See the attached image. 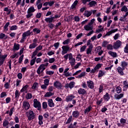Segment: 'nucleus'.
Listing matches in <instances>:
<instances>
[{"label":"nucleus","mask_w":128,"mask_h":128,"mask_svg":"<svg viewBox=\"0 0 128 128\" xmlns=\"http://www.w3.org/2000/svg\"><path fill=\"white\" fill-rule=\"evenodd\" d=\"M38 46V44H36V43H32V44H30L29 46V48L30 50H32V48H36Z\"/></svg>","instance_id":"nucleus-31"},{"label":"nucleus","mask_w":128,"mask_h":128,"mask_svg":"<svg viewBox=\"0 0 128 128\" xmlns=\"http://www.w3.org/2000/svg\"><path fill=\"white\" fill-rule=\"evenodd\" d=\"M128 66V63L125 61H122L121 62L120 66L122 68H125L126 66Z\"/></svg>","instance_id":"nucleus-44"},{"label":"nucleus","mask_w":128,"mask_h":128,"mask_svg":"<svg viewBox=\"0 0 128 128\" xmlns=\"http://www.w3.org/2000/svg\"><path fill=\"white\" fill-rule=\"evenodd\" d=\"M84 28L87 32H88V30H92L94 29V26H92L88 24L84 26Z\"/></svg>","instance_id":"nucleus-13"},{"label":"nucleus","mask_w":128,"mask_h":128,"mask_svg":"<svg viewBox=\"0 0 128 128\" xmlns=\"http://www.w3.org/2000/svg\"><path fill=\"white\" fill-rule=\"evenodd\" d=\"M32 34V32H31L30 30H27L25 32H24L22 34V37L20 40V42L21 44H24V42H26V36H30V34Z\"/></svg>","instance_id":"nucleus-1"},{"label":"nucleus","mask_w":128,"mask_h":128,"mask_svg":"<svg viewBox=\"0 0 128 128\" xmlns=\"http://www.w3.org/2000/svg\"><path fill=\"white\" fill-rule=\"evenodd\" d=\"M99 94L102 92H104V86L102 85H100V88H98Z\"/></svg>","instance_id":"nucleus-57"},{"label":"nucleus","mask_w":128,"mask_h":128,"mask_svg":"<svg viewBox=\"0 0 128 128\" xmlns=\"http://www.w3.org/2000/svg\"><path fill=\"white\" fill-rule=\"evenodd\" d=\"M128 7L126 6H124L121 8V12H128Z\"/></svg>","instance_id":"nucleus-46"},{"label":"nucleus","mask_w":128,"mask_h":128,"mask_svg":"<svg viewBox=\"0 0 128 128\" xmlns=\"http://www.w3.org/2000/svg\"><path fill=\"white\" fill-rule=\"evenodd\" d=\"M46 70V67H44V64H40L39 67L36 70V72L38 74H40L44 70Z\"/></svg>","instance_id":"nucleus-7"},{"label":"nucleus","mask_w":128,"mask_h":128,"mask_svg":"<svg viewBox=\"0 0 128 128\" xmlns=\"http://www.w3.org/2000/svg\"><path fill=\"white\" fill-rule=\"evenodd\" d=\"M107 50H112L114 48V46H112L111 44H109L106 46Z\"/></svg>","instance_id":"nucleus-52"},{"label":"nucleus","mask_w":128,"mask_h":128,"mask_svg":"<svg viewBox=\"0 0 128 128\" xmlns=\"http://www.w3.org/2000/svg\"><path fill=\"white\" fill-rule=\"evenodd\" d=\"M117 94H120L122 92V88L120 86H117L116 89Z\"/></svg>","instance_id":"nucleus-51"},{"label":"nucleus","mask_w":128,"mask_h":128,"mask_svg":"<svg viewBox=\"0 0 128 128\" xmlns=\"http://www.w3.org/2000/svg\"><path fill=\"white\" fill-rule=\"evenodd\" d=\"M72 116L74 118H78V116H80V112H78V111H74L72 112Z\"/></svg>","instance_id":"nucleus-33"},{"label":"nucleus","mask_w":128,"mask_h":128,"mask_svg":"<svg viewBox=\"0 0 128 128\" xmlns=\"http://www.w3.org/2000/svg\"><path fill=\"white\" fill-rule=\"evenodd\" d=\"M70 42V39L68 38L67 40H66L62 42V44L66 46V44H68Z\"/></svg>","instance_id":"nucleus-47"},{"label":"nucleus","mask_w":128,"mask_h":128,"mask_svg":"<svg viewBox=\"0 0 128 128\" xmlns=\"http://www.w3.org/2000/svg\"><path fill=\"white\" fill-rule=\"evenodd\" d=\"M86 76V72H83L78 76H76V78H84Z\"/></svg>","instance_id":"nucleus-20"},{"label":"nucleus","mask_w":128,"mask_h":128,"mask_svg":"<svg viewBox=\"0 0 128 128\" xmlns=\"http://www.w3.org/2000/svg\"><path fill=\"white\" fill-rule=\"evenodd\" d=\"M27 118H28V120H32L36 118V116L34 115V113L32 110H29L28 112H27Z\"/></svg>","instance_id":"nucleus-3"},{"label":"nucleus","mask_w":128,"mask_h":128,"mask_svg":"<svg viewBox=\"0 0 128 128\" xmlns=\"http://www.w3.org/2000/svg\"><path fill=\"white\" fill-rule=\"evenodd\" d=\"M104 98L106 102H108L110 98V94L108 93H106L105 95L104 96Z\"/></svg>","instance_id":"nucleus-29"},{"label":"nucleus","mask_w":128,"mask_h":128,"mask_svg":"<svg viewBox=\"0 0 128 128\" xmlns=\"http://www.w3.org/2000/svg\"><path fill=\"white\" fill-rule=\"evenodd\" d=\"M106 74V72L100 70L98 72V78H102V76H104Z\"/></svg>","instance_id":"nucleus-28"},{"label":"nucleus","mask_w":128,"mask_h":128,"mask_svg":"<svg viewBox=\"0 0 128 128\" xmlns=\"http://www.w3.org/2000/svg\"><path fill=\"white\" fill-rule=\"evenodd\" d=\"M46 74L49 76H52V74H54V72L52 70H47L46 71Z\"/></svg>","instance_id":"nucleus-59"},{"label":"nucleus","mask_w":128,"mask_h":128,"mask_svg":"<svg viewBox=\"0 0 128 128\" xmlns=\"http://www.w3.org/2000/svg\"><path fill=\"white\" fill-rule=\"evenodd\" d=\"M104 32V28H97L96 30V34H100V32Z\"/></svg>","instance_id":"nucleus-49"},{"label":"nucleus","mask_w":128,"mask_h":128,"mask_svg":"<svg viewBox=\"0 0 128 128\" xmlns=\"http://www.w3.org/2000/svg\"><path fill=\"white\" fill-rule=\"evenodd\" d=\"M27 12H31L32 14L33 12H36V9H34V6H32L28 10Z\"/></svg>","instance_id":"nucleus-35"},{"label":"nucleus","mask_w":128,"mask_h":128,"mask_svg":"<svg viewBox=\"0 0 128 128\" xmlns=\"http://www.w3.org/2000/svg\"><path fill=\"white\" fill-rule=\"evenodd\" d=\"M48 106L50 108H54V101L52 99L50 98L48 100Z\"/></svg>","instance_id":"nucleus-17"},{"label":"nucleus","mask_w":128,"mask_h":128,"mask_svg":"<svg viewBox=\"0 0 128 128\" xmlns=\"http://www.w3.org/2000/svg\"><path fill=\"white\" fill-rule=\"evenodd\" d=\"M76 60L80 62V60H82V54H77V56L76 57Z\"/></svg>","instance_id":"nucleus-60"},{"label":"nucleus","mask_w":128,"mask_h":128,"mask_svg":"<svg viewBox=\"0 0 128 128\" xmlns=\"http://www.w3.org/2000/svg\"><path fill=\"white\" fill-rule=\"evenodd\" d=\"M44 20L46 22H48L49 24H52V22H56V20H54L52 16L46 18Z\"/></svg>","instance_id":"nucleus-15"},{"label":"nucleus","mask_w":128,"mask_h":128,"mask_svg":"<svg viewBox=\"0 0 128 128\" xmlns=\"http://www.w3.org/2000/svg\"><path fill=\"white\" fill-rule=\"evenodd\" d=\"M8 26H10V22H8L6 24L5 26L4 27V30L5 32H8Z\"/></svg>","instance_id":"nucleus-38"},{"label":"nucleus","mask_w":128,"mask_h":128,"mask_svg":"<svg viewBox=\"0 0 128 128\" xmlns=\"http://www.w3.org/2000/svg\"><path fill=\"white\" fill-rule=\"evenodd\" d=\"M12 100V98L10 97H8L6 98V104H10Z\"/></svg>","instance_id":"nucleus-63"},{"label":"nucleus","mask_w":128,"mask_h":128,"mask_svg":"<svg viewBox=\"0 0 128 128\" xmlns=\"http://www.w3.org/2000/svg\"><path fill=\"white\" fill-rule=\"evenodd\" d=\"M20 92H18V90H16L15 92V98H20Z\"/></svg>","instance_id":"nucleus-55"},{"label":"nucleus","mask_w":128,"mask_h":128,"mask_svg":"<svg viewBox=\"0 0 128 128\" xmlns=\"http://www.w3.org/2000/svg\"><path fill=\"white\" fill-rule=\"evenodd\" d=\"M102 66V64H98L94 68L91 70V74H94V72H98V70H100Z\"/></svg>","instance_id":"nucleus-5"},{"label":"nucleus","mask_w":128,"mask_h":128,"mask_svg":"<svg viewBox=\"0 0 128 128\" xmlns=\"http://www.w3.org/2000/svg\"><path fill=\"white\" fill-rule=\"evenodd\" d=\"M22 108L26 110L30 109V103L26 101H24L22 102Z\"/></svg>","instance_id":"nucleus-12"},{"label":"nucleus","mask_w":128,"mask_h":128,"mask_svg":"<svg viewBox=\"0 0 128 128\" xmlns=\"http://www.w3.org/2000/svg\"><path fill=\"white\" fill-rule=\"evenodd\" d=\"M86 84L87 86H88L89 88H90L91 90H94V83L92 80H88L87 81Z\"/></svg>","instance_id":"nucleus-11"},{"label":"nucleus","mask_w":128,"mask_h":128,"mask_svg":"<svg viewBox=\"0 0 128 128\" xmlns=\"http://www.w3.org/2000/svg\"><path fill=\"white\" fill-rule=\"evenodd\" d=\"M76 82H72L69 84H66V88H72L74 86Z\"/></svg>","instance_id":"nucleus-24"},{"label":"nucleus","mask_w":128,"mask_h":128,"mask_svg":"<svg viewBox=\"0 0 128 128\" xmlns=\"http://www.w3.org/2000/svg\"><path fill=\"white\" fill-rule=\"evenodd\" d=\"M33 106L35 108H38V110H40V108H42V105L40 104V102L38 100V99L34 100V104Z\"/></svg>","instance_id":"nucleus-2"},{"label":"nucleus","mask_w":128,"mask_h":128,"mask_svg":"<svg viewBox=\"0 0 128 128\" xmlns=\"http://www.w3.org/2000/svg\"><path fill=\"white\" fill-rule=\"evenodd\" d=\"M36 57L34 58L32 60H31L30 64V66H34V63L36 62Z\"/></svg>","instance_id":"nucleus-61"},{"label":"nucleus","mask_w":128,"mask_h":128,"mask_svg":"<svg viewBox=\"0 0 128 128\" xmlns=\"http://www.w3.org/2000/svg\"><path fill=\"white\" fill-rule=\"evenodd\" d=\"M40 88H42V90H46L48 88V85H46V84H41Z\"/></svg>","instance_id":"nucleus-53"},{"label":"nucleus","mask_w":128,"mask_h":128,"mask_svg":"<svg viewBox=\"0 0 128 128\" xmlns=\"http://www.w3.org/2000/svg\"><path fill=\"white\" fill-rule=\"evenodd\" d=\"M8 94H6V92H2L0 94V98H6Z\"/></svg>","instance_id":"nucleus-40"},{"label":"nucleus","mask_w":128,"mask_h":128,"mask_svg":"<svg viewBox=\"0 0 128 128\" xmlns=\"http://www.w3.org/2000/svg\"><path fill=\"white\" fill-rule=\"evenodd\" d=\"M124 68L118 66L117 68V72L120 76H124Z\"/></svg>","instance_id":"nucleus-14"},{"label":"nucleus","mask_w":128,"mask_h":128,"mask_svg":"<svg viewBox=\"0 0 128 128\" xmlns=\"http://www.w3.org/2000/svg\"><path fill=\"white\" fill-rule=\"evenodd\" d=\"M108 54L110 56H112V58H116V56H118V54L116 52L112 51H109Z\"/></svg>","instance_id":"nucleus-26"},{"label":"nucleus","mask_w":128,"mask_h":128,"mask_svg":"<svg viewBox=\"0 0 128 128\" xmlns=\"http://www.w3.org/2000/svg\"><path fill=\"white\" fill-rule=\"evenodd\" d=\"M125 54H128V44H126L124 49Z\"/></svg>","instance_id":"nucleus-62"},{"label":"nucleus","mask_w":128,"mask_h":128,"mask_svg":"<svg viewBox=\"0 0 128 128\" xmlns=\"http://www.w3.org/2000/svg\"><path fill=\"white\" fill-rule=\"evenodd\" d=\"M33 32H35V34H40V30L38 28H35L33 29Z\"/></svg>","instance_id":"nucleus-58"},{"label":"nucleus","mask_w":128,"mask_h":128,"mask_svg":"<svg viewBox=\"0 0 128 128\" xmlns=\"http://www.w3.org/2000/svg\"><path fill=\"white\" fill-rule=\"evenodd\" d=\"M8 121L7 120H4L3 126H4V128H8Z\"/></svg>","instance_id":"nucleus-42"},{"label":"nucleus","mask_w":128,"mask_h":128,"mask_svg":"<svg viewBox=\"0 0 128 128\" xmlns=\"http://www.w3.org/2000/svg\"><path fill=\"white\" fill-rule=\"evenodd\" d=\"M86 49V46H84L80 48V52H84V50Z\"/></svg>","instance_id":"nucleus-54"},{"label":"nucleus","mask_w":128,"mask_h":128,"mask_svg":"<svg viewBox=\"0 0 128 128\" xmlns=\"http://www.w3.org/2000/svg\"><path fill=\"white\" fill-rule=\"evenodd\" d=\"M78 92L80 94H86V90L84 88H80L78 90Z\"/></svg>","instance_id":"nucleus-27"},{"label":"nucleus","mask_w":128,"mask_h":128,"mask_svg":"<svg viewBox=\"0 0 128 128\" xmlns=\"http://www.w3.org/2000/svg\"><path fill=\"white\" fill-rule=\"evenodd\" d=\"M54 90V86H49L48 88V91L52 92Z\"/></svg>","instance_id":"nucleus-64"},{"label":"nucleus","mask_w":128,"mask_h":128,"mask_svg":"<svg viewBox=\"0 0 128 128\" xmlns=\"http://www.w3.org/2000/svg\"><path fill=\"white\" fill-rule=\"evenodd\" d=\"M18 28V27L16 25H14L10 27V30H16Z\"/></svg>","instance_id":"nucleus-39"},{"label":"nucleus","mask_w":128,"mask_h":128,"mask_svg":"<svg viewBox=\"0 0 128 128\" xmlns=\"http://www.w3.org/2000/svg\"><path fill=\"white\" fill-rule=\"evenodd\" d=\"M93 48L94 46L92 45H90L88 46L86 50V54H92V52Z\"/></svg>","instance_id":"nucleus-16"},{"label":"nucleus","mask_w":128,"mask_h":128,"mask_svg":"<svg viewBox=\"0 0 128 128\" xmlns=\"http://www.w3.org/2000/svg\"><path fill=\"white\" fill-rule=\"evenodd\" d=\"M122 98H124V94H116L114 96V98L115 100H120Z\"/></svg>","instance_id":"nucleus-21"},{"label":"nucleus","mask_w":128,"mask_h":128,"mask_svg":"<svg viewBox=\"0 0 128 128\" xmlns=\"http://www.w3.org/2000/svg\"><path fill=\"white\" fill-rule=\"evenodd\" d=\"M54 94L52 92H50L48 91L46 93L44 96V98H50V96H52Z\"/></svg>","instance_id":"nucleus-25"},{"label":"nucleus","mask_w":128,"mask_h":128,"mask_svg":"<svg viewBox=\"0 0 128 128\" xmlns=\"http://www.w3.org/2000/svg\"><path fill=\"white\" fill-rule=\"evenodd\" d=\"M78 0H75L74 2L72 4V5L70 8L72 10H74V8L76 6V5L78 4Z\"/></svg>","instance_id":"nucleus-36"},{"label":"nucleus","mask_w":128,"mask_h":128,"mask_svg":"<svg viewBox=\"0 0 128 128\" xmlns=\"http://www.w3.org/2000/svg\"><path fill=\"white\" fill-rule=\"evenodd\" d=\"M28 85H26L24 86H23L22 88L20 90L21 92H26V90H28Z\"/></svg>","instance_id":"nucleus-34"},{"label":"nucleus","mask_w":128,"mask_h":128,"mask_svg":"<svg viewBox=\"0 0 128 128\" xmlns=\"http://www.w3.org/2000/svg\"><path fill=\"white\" fill-rule=\"evenodd\" d=\"M92 14V11L86 10L84 14V16H86V18H90Z\"/></svg>","instance_id":"nucleus-18"},{"label":"nucleus","mask_w":128,"mask_h":128,"mask_svg":"<svg viewBox=\"0 0 128 128\" xmlns=\"http://www.w3.org/2000/svg\"><path fill=\"white\" fill-rule=\"evenodd\" d=\"M33 15L34 14L30 12H28V11H27V14L26 15V18H32Z\"/></svg>","instance_id":"nucleus-43"},{"label":"nucleus","mask_w":128,"mask_h":128,"mask_svg":"<svg viewBox=\"0 0 128 128\" xmlns=\"http://www.w3.org/2000/svg\"><path fill=\"white\" fill-rule=\"evenodd\" d=\"M92 110V106L90 105L85 109V110H84V113L85 114H88L90 112V110Z\"/></svg>","instance_id":"nucleus-19"},{"label":"nucleus","mask_w":128,"mask_h":128,"mask_svg":"<svg viewBox=\"0 0 128 128\" xmlns=\"http://www.w3.org/2000/svg\"><path fill=\"white\" fill-rule=\"evenodd\" d=\"M118 30V28L113 29L106 33L105 35L103 36V38H104L106 36H110L112 34H114V32H116Z\"/></svg>","instance_id":"nucleus-10"},{"label":"nucleus","mask_w":128,"mask_h":128,"mask_svg":"<svg viewBox=\"0 0 128 128\" xmlns=\"http://www.w3.org/2000/svg\"><path fill=\"white\" fill-rule=\"evenodd\" d=\"M72 54V53L67 54L64 56V58L66 60H68V58L69 60Z\"/></svg>","instance_id":"nucleus-32"},{"label":"nucleus","mask_w":128,"mask_h":128,"mask_svg":"<svg viewBox=\"0 0 128 128\" xmlns=\"http://www.w3.org/2000/svg\"><path fill=\"white\" fill-rule=\"evenodd\" d=\"M69 64H70L71 66H74L76 65V58H74L72 55H71V56L69 58Z\"/></svg>","instance_id":"nucleus-9"},{"label":"nucleus","mask_w":128,"mask_h":128,"mask_svg":"<svg viewBox=\"0 0 128 128\" xmlns=\"http://www.w3.org/2000/svg\"><path fill=\"white\" fill-rule=\"evenodd\" d=\"M13 50L14 51L18 50H20V44L14 43L13 47Z\"/></svg>","instance_id":"nucleus-30"},{"label":"nucleus","mask_w":128,"mask_h":128,"mask_svg":"<svg viewBox=\"0 0 128 128\" xmlns=\"http://www.w3.org/2000/svg\"><path fill=\"white\" fill-rule=\"evenodd\" d=\"M62 56H64L66 54H68V52H70V48L68 46H64L62 47Z\"/></svg>","instance_id":"nucleus-4"},{"label":"nucleus","mask_w":128,"mask_h":128,"mask_svg":"<svg viewBox=\"0 0 128 128\" xmlns=\"http://www.w3.org/2000/svg\"><path fill=\"white\" fill-rule=\"evenodd\" d=\"M74 96L70 94L68 96L66 97V102H71V100H74Z\"/></svg>","instance_id":"nucleus-22"},{"label":"nucleus","mask_w":128,"mask_h":128,"mask_svg":"<svg viewBox=\"0 0 128 128\" xmlns=\"http://www.w3.org/2000/svg\"><path fill=\"white\" fill-rule=\"evenodd\" d=\"M108 44V42L106 40H104L102 42V46L103 48H106Z\"/></svg>","instance_id":"nucleus-48"},{"label":"nucleus","mask_w":128,"mask_h":128,"mask_svg":"<svg viewBox=\"0 0 128 128\" xmlns=\"http://www.w3.org/2000/svg\"><path fill=\"white\" fill-rule=\"evenodd\" d=\"M120 124H122V126H124V124H126V120L122 118L120 120Z\"/></svg>","instance_id":"nucleus-41"},{"label":"nucleus","mask_w":128,"mask_h":128,"mask_svg":"<svg viewBox=\"0 0 128 128\" xmlns=\"http://www.w3.org/2000/svg\"><path fill=\"white\" fill-rule=\"evenodd\" d=\"M38 88V83L36 82L33 84L32 88V90H36Z\"/></svg>","instance_id":"nucleus-37"},{"label":"nucleus","mask_w":128,"mask_h":128,"mask_svg":"<svg viewBox=\"0 0 128 128\" xmlns=\"http://www.w3.org/2000/svg\"><path fill=\"white\" fill-rule=\"evenodd\" d=\"M42 108L44 110L48 108V103L46 102H43L42 104Z\"/></svg>","instance_id":"nucleus-56"},{"label":"nucleus","mask_w":128,"mask_h":128,"mask_svg":"<svg viewBox=\"0 0 128 128\" xmlns=\"http://www.w3.org/2000/svg\"><path fill=\"white\" fill-rule=\"evenodd\" d=\"M96 2L94 0H92L88 4V6H89L90 8H92V6H96Z\"/></svg>","instance_id":"nucleus-23"},{"label":"nucleus","mask_w":128,"mask_h":128,"mask_svg":"<svg viewBox=\"0 0 128 128\" xmlns=\"http://www.w3.org/2000/svg\"><path fill=\"white\" fill-rule=\"evenodd\" d=\"M122 42L120 40H116L113 45V48L114 50H118V48H120V46H122Z\"/></svg>","instance_id":"nucleus-6"},{"label":"nucleus","mask_w":128,"mask_h":128,"mask_svg":"<svg viewBox=\"0 0 128 128\" xmlns=\"http://www.w3.org/2000/svg\"><path fill=\"white\" fill-rule=\"evenodd\" d=\"M44 84H46V86H48V84H50V78L49 79L46 78L44 80Z\"/></svg>","instance_id":"nucleus-50"},{"label":"nucleus","mask_w":128,"mask_h":128,"mask_svg":"<svg viewBox=\"0 0 128 128\" xmlns=\"http://www.w3.org/2000/svg\"><path fill=\"white\" fill-rule=\"evenodd\" d=\"M32 98V93H28L26 96V100H30Z\"/></svg>","instance_id":"nucleus-45"},{"label":"nucleus","mask_w":128,"mask_h":128,"mask_svg":"<svg viewBox=\"0 0 128 128\" xmlns=\"http://www.w3.org/2000/svg\"><path fill=\"white\" fill-rule=\"evenodd\" d=\"M54 86L58 90H61L62 88V84L60 81H56L54 82Z\"/></svg>","instance_id":"nucleus-8"}]
</instances>
